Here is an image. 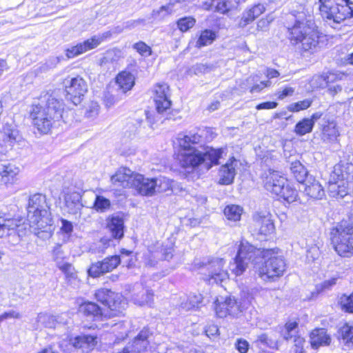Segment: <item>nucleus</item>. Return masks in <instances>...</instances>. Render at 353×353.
I'll return each mask as SVG.
<instances>
[{"label":"nucleus","instance_id":"nucleus-1","mask_svg":"<svg viewBox=\"0 0 353 353\" xmlns=\"http://www.w3.org/2000/svg\"><path fill=\"white\" fill-rule=\"evenodd\" d=\"M253 264L259 276L265 281H274L282 276L287 269L283 256L278 248H256L246 241H241L234 262L230 268L236 276L241 275Z\"/></svg>","mask_w":353,"mask_h":353},{"label":"nucleus","instance_id":"nucleus-2","mask_svg":"<svg viewBox=\"0 0 353 353\" xmlns=\"http://www.w3.org/2000/svg\"><path fill=\"white\" fill-rule=\"evenodd\" d=\"M202 137L197 133H191L179 138L180 151L179 160L181 167L196 169L201 166L205 171L219 163L225 153V148H205L199 150L196 145L201 143Z\"/></svg>","mask_w":353,"mask_h":353},{"label":"nucleus","instance_id":"nucleus-3","mask_svg":"<svg viewBox=\"0 0 353 353\" xmlns=\"http://www.w3.org/2000/svg\"><path fill=\"white\" fill-rule=\"evenodd\" d=\"M288 31L290 43L301 52L313 54L319 48V32L310 12L300 13Z\"/></svg>","mask_w":353,"mask_h":353},{"label":"nucleus","instance_id":"nucleus-4","mask_svg":"<svg viewBox=\"0 0 353 353\" xmlns=\"http://www.w3.org/2000/svg\"><path fill=\"white\" fill-rule=\"evenodd\" d=\"M63 103L54 93L46 92L32 104L30 117L34 125L43 134L50 132L56 121L62 117Z\"/></svg>","mask_w":353,"mask_h":353},{"label":"nucleus","instance_id":"nucleus-5","mask_svg":"<svg viewBox=\"0 0 353 353\" xmlns=\"http://www.w3.org/2000/svg\"><path fill=\"white\" fill-rule=\"evenodd\" d=\"M331 241L336 253L343 257L353 254V214L348 221H343L331 231Z\"/></svg>","mask_w":353,"mask_h":353},{"label":"nucleus","instance_id":"nucleus-6","mask_svg":"<svg viewBox=\"0 0 353 353\" xmlns=\"http://www.w3.org/2000/svg\"><path fill=\"white\" fill-rule=\"evenodd\" d=\"M319 3L322 17L333 28H337L352 12L349 0H319Z\"/></svg>","mask_w":353,"mask_h":353},{"label":"nucleus","instance_id":"nucleus-7","mask_svg":"<svg viewBox=\"0 0 353 353\" xmlns=\"http://www.w3.org/2000/svg\"><path fill=\"white\" fill-rule=\"evenodd\" d=\"M225 261L223 259L216 258L196 259L193 263V270L203 275V279L210 285L218 284L228 279V271L224 268Z\"/></svg>","mask_w":353,"mask_h":353},{"label":"nucleus","instance_id":"nucleus-8","mask_svg":"<svg viewBox=\"0 0 353 353\" xmlns=\"http://www.w3.org/2000/svg\"><path fill=\"white\" fill-rule=\"evenodd\" d=\"M96 299L108 307V316H117L123 313L127 307V302L119 293L101 288L95 292Z\"/></svg>","mask_w":353,"mask_h":353},{"label":"nucleus","instance_id":"nucleus-9","mask_svg":"<svg viewBox=\"0 0 353 353\" xmlns=\"http://www.w3.org/2000/svg\"><path fill=\"white\" fill-rule=\"evenodd\" d=\"M346 173L343 171L342 165L334 166L328 181L327 191L332 197H343L347 194L349 183L345 181Z\"/></svg>","mask_w":353,"mask_h":353},{"label":"nucleus","instance_id":"nucleus-10","mask_svg":"<svg viewBox=\"0 0 353 353\" xmlns=\"http://www.w3.org/2000/svg\"><path fill=\"white\" fill-rule=\"evenodd\" d=\"M66 92V99L73 104L81 103L84 94L88 90L87 83L81 77L67 78L63 82Z\"/></svg>","mask_w":353,"mask_h":353},{"label":"nucleus","instance_id":"nucleus-11","mask_svg":"<svg viewBox=\"0 0 353 353\" xmlns=\"http://www.w3.org/2000/svg\"><path fill=\"white\" fill-rule=\"evenodd\" d=\"M243 305H240L234 298L228 297L223 301L217 299L216 301L215 310L216 315L220 318H224L227 316H237L242 311L243 308L247 307L252 302V297L248 296L244 298Z\"/></svg>","mask_w":353,"mask_h":353},{"label":"nucleus","instance_id":"nucleus-12","mask_svg":"<svg viewBox=\"0 0 353 353\" xmlns=\"http://www.w3.org/2000/svg\"><path fill=\"white\" fill-rule=\"evenodd\" d=\"M153 99L157 111L163 113L171 106L170 90L168 85L165 83L156 84L153 89Z\"/></svg>","mask_w":353,"mask_h":353},{"label":"nucleus","instance_id":"nucleus-13","mask_svg":"<svg viewBox=\"0 0 353 353\" xmlns=\"http://www.w3.org/2000/svg\"><path fill=\"white\" fill-rule=\"evenodd\" d=\"M262 178L265 189L275 195L281 192V188L288 180L280 172L272 169L265 171Z\"/></svg>","mask_w":353,"mask_h":353},{"label":"nucleus","instance_id":"nucleus-14","mask_svg":"<svg viewBox=\"0 0 353 353\" xmlns=\"http://www.w3.org/2000/svg\"><path fill=\"white\" fill-rule=\"evenodd\" d=\"M0 132L2 141L5 144V145H3V146L6 148L7 152V146L10 148L13 147L15 143L18 142L21 138L17 125L11 117H7L4 119Z\"/></svg>","mask_w":353,"mask_h":353},{"label":"nucleus","instance_id":"nucleus-15","mask_svg":"<svg viewBox=\"0 0 353 353\" xmlns=\"http://www.w3.org/2000/svg\"><path fill=\"white\" fill-rule=\"evenodd\" d=\"M150 255L149 256L147 264L150 266H154L157 260L169 261L173 256L174 248L172 243L160 245L159 243L155 245L154 248L149 250Z\"/></svg>","mask_w":353,"mask_h":353},{"label":"nucleus","instance_id":"nucleus-16","mask_svg":"<svg viewBox=\"0 0 353 353\" xmlns=\"http://www.w3.org/2000/svg\"><path fill=\"white\" fill-rule=\"evenodd\" d=\"M103 41V37L95 35L86 41L72 46L65 50V55L68 59L74 58L88 50L97 48Z\"/></svg>","mask_w":353,"mask_h":353},{"label":"nucleus","instance_id":"nucleus-17","mask_svg":"<svg viewBox=\"0 0 353 353\" xmlns=\"http://www.w3.org/2000/svg\"><path fill=\"white\" fill-rule=\"evenodd\" d=\"M133 188L138 194L145 196H152L155 194L154 178H148L144 175L137 173L134 176Z\"/></svg>","mask_w":353,"mask_h":353},{"label":"nucleus","instance_id":"nucleus-18","mask_svg":"<svg viewBox=\"0 0 353 353\" xmlns=\"http://www.w3.org/2000/svg\"><path fill=\"white\" fill-rule=\"evenodd\" d=\"M135 174L129 168L122 167L111 176L110 181L112 184L117 188H133Z\"/></svg>","mask_w":353,"mask_h":353},{"label":"nucleus","instance_id":"nucleus-19","mask_svg":"<svg viewBox=\"0 0 353 353\" xmlns=\"http://www.w3.org/2000/svg\"><path fill=\"white\" fill-rule=\"evenodd\" d=\"M255 230L261 234L268 235L274 230V225L270 213L258 212L253 215Z\"/></svg>","mask_w":353,"mask_h":353},{"label":"nucleus","instance_id":"nucleus-20","mask_svg":"<svg viewBox=\"0 0 353 353\" xmlns=\"http://www.w3.org/2000/svg\"><path fill=\"white\" fill-rule=\"evenodd\" d=\"M238 161L234 157H232L224 165H223L219 171V183L221 185H230L233 183L237 167Z\"/></svg>","mask_w":353,"mask_h":353},{"label":"nucleus","instance_id":"nucleus-21","mask_svg":"<svg viewBox=\"0 0 353 353\" xmlns=\"http://www.w3.org/2000/svg\"><path fill=\"white\" fill-rule=\"evenodd\" d=\"M81 195L79 192L70 190L64 196L65 206L69 214H77L83 207L81 202Z\"/></svg>","mask_w":353,"mask_h":353},{"label":"nucleus","instance_id":"nucleus-22","mask_svg":"<svg viewBox=\"0 0 353 353\" xmlns=\"http://www.w3.org/2000/svg\"><path fill=\"white\" fill-rule=\"evenodd\" d=\"M304 192L311 198L321 199L325 191L320 183L312 176H309L303 182Z\"/></svg>","mask_w":353,"mask_h":353},{"label":"nucleus","instance_id":"nucleus-23","mask_svg":"<svg viewBox=\"0 0 353 353\" xmlns=\"http://www.w3.org/2000/svg\"><path fill=\"white\" fill-rule=\"evenodd\" d=\"M237 5L236 0H210V3L205 2L203 6L206 10L217 11L224 14L236 8Z\"/></svg>","mask_w":353,"mask_h":353},{"label":"nucleus","instance_id":"nucleus-24","mask_svg":"<svg viewBox=\"0 0 353 353\" xmlns=\"http://www.w3.org/2000/svg\"><path fill=\"white\" fill-rule=\"evenodd\" d=\"M97 343L95 336L83 334L70 339V345L75 349H81L84 352L94 348Z\"/></svg>","mask_w":353,"mask_h":353},{"label":"nucleus","instance_id":"nucleus-25","mask_svg":"<svg viewBox=\"0 0 353 353\" xmlns=\"http://www.w3.org/2000/svg\"><path fill=\"white\" fill-rule=\"evenodd\" d=\"M310 344L313 349H318L321 346L327 345L331 341L330 336L324 328H316L310 335Z\"/></svg>","mask_w":353,"mask_h":353},{"label":"nucleus","instance_id":"nucleus-26","mask_svg":"<svg viewBox=\"0 0 353 353\" xmlns=\"http://www.w3.org/2000/svg\"><path fill=\"white\" fill-rule=\"evenodd\" d=\"M19 172V168L12 163H0L1 181L6 184L13 183Z\"/></svg>","mask_w":353,"mask_h":353},{"label":"nucleus","instance_id":"nucleus-27","mask_svg":"<svg viewBox=\"0 0 353 353\" xmlns=\"http://www.w3.org/2000/svg\"><path fill=\"white\" fill-rule=\"evenodd\" d=\"M79 310L86 316H92L95 321L103 320L108 316V312L104 314L102 309L92 302L82 303L79 307Z\"/></svg>","mask_w":353,"mask_h":353},{"label":"nucleus","instance_id":"nucleus-28","mask_svg":"<svg viewBox=\"0 0 353 353\" xmlns=\"http://www.w3.org/2000/svg\"><path fill=\"white\" fill-rule=\"evenodd\" d=\"M265 8L263 4H257L245 10L242 15V17L239 23L240 27H245L252 23L256 18L260 16Z\"/></svg>","mask_w":353,"mask_h":353},{"label":"nucleus","instance_id":"nucleus-29","mask_svg":"<svg viewBox=\"0 0 353 353\" xmlns=\"http://www.w3.org/2000/svg\"><path fill=\"white\" fill-rule=\"evenodd\" d=\"M116 83L121 92L125 93L134 85V77L131 72L124 70L117 76Z\"/></svg>","mask_w":353,"mask_h":353},{"label":"nucleus","instance_id":"nucleus-30","mask_svg":"<svg viewBox=\"0 0 353 353\" xmlns=\"http://www.w3.org/2000/svg\"><path fill=\"white\" fill-rule=\"evenodd\" d=\"M107 226L114 239H120L123 236V220L117 216H113L108 220Z\"/></svg>","mask_w":353,"mask_h":353},{"label":"nucleus","instance_id":"nucleus-31","mask_svg":"<svg viewBox=\"0 0 353 353\" xmlns=\"http://www.w3.org/2000/svg\"><path fill=\"white\" fill-rule=\"evenodd\" d=\"M154 294L152 290L142 288L141 292L134 293L132 295V300L139 305H148L151 306L153 303Z\"/></svg>","mask_w":353,"mask_h":353},{"label":"nucleus","instance_id":"nucleus-32","mask_svg":"<svg viewBox=\"0 0 353 353\" xmlns=\"http://www.w3.org/2000/svg\"><path fill=\"white\" fill-rule=\"evenodd\" d=\"M281 192H278L276 196L280 199H283L288 203L296 201L298 199V192L294 187L292 186L287 180L286 184L283 185Z\"/></svg>","mask_w":353,"mask_h":353},{"label":"nucleus","instance_id":"nucleus-33","mask_svg":"<svg viewBox=\"0 0 353 353\" xmlns=\"http://www.w3.org/2000/svg\"><path fill=\"white\" fill-rule=\"evenodd\" d=\"M57 266L64 273L68 283L76 285L79 282L77 272L70 263L57 262Z\"/></svg>","mask_w":353,"mask_h":353},{"label":"nucleus","instance_id":"nucleus-34","mask_svg":"<svg viewBox=\"0 0 353 353\" xmlns=\"http://www.w3.org/2000/svg\"><path fill=\"white\" fill-rule=\"evenodd\" d=\"M339 135L336 123L327 122L324 125L322 130V139L324 141L333 142L335 141Z\"/></svg>","mask_w":353,"mask_h":353},{"label":"nucleus","instance_id":"nucleus-35","mask_svg":"<svg viewBox=\"0 0 353 353\" xmlns=\"http://www.w3.org/2000/svg\"><path fill=\"white\" fill-rule=\"evenodd\" d=\"M60 221L61 225L57 234L63 243H66L70 241L73 232V224L64 219H61Z\"/></svg>","mask_w":353,"mask_h":353},{"label":"nucleus","instance_id":"nucleus-36","mask_svg":"<svg viewBox=\"0 0 353 353\" xmlns=\"http://www.w3.org/2000/svg\"><path fill=\"white\" fill-rule=\"evenodd\" d=\"M290 170L294 177L300 183H303L308 177L306 168L300 163V161L292 162L291 163Z\"/></svg>","mask_w":353,"mask_h":353},{"label":"nucleus","instance_id":"nucleus-37","mask_svg":"<svg viewBox=\"0 0 353 353\" xmlns=\"http://www.w3.org/2000/svg\"><path fill=\"white\" fill-rule=\"evenodd\" d=\"M216 38V34L215 32L211 30H204L201 31L200 35L196 42L195 46L201 48L203 46L210 45Z\"/></svg>","mask_w":353,"mask_h":353},{"label":"nucleus","instance_id":"nucleus-38","mask_svg":"<svg viewBox=\"0 0 353 353\" xmlns=\"http://www.w3.org/2000/svg\"><path fill=\"white\" fill-rule=\"evenodd\" d=\"M223 213L228 221L236 222L240 221L243 208L239 205H229L225 208Z\"/></svg>","mask_w":353,"mask_h":353},{"label":"nucleus","instance_id":"nucleus-39","mask_svg":"<svg viewBox=\"0 0 353 353\" xmlns=\"http://www.w3.org/2000/svg\"><path fill=\"white\" fill-rule=\"evenodd\" d=\"M313 127L314 125L312 119L305 118L296 123L294 132L296 134L301 136L305 135L307 133L312 132Z\"/></svg>","mask_w":353,"mask_h":353},{"label":"nucleus","instance_id":"nucleus-40","mask_svg":"<svg viewBox=\"0 0 353 353\" xmlns=\"http://www.w3.org/2000/svg\"><path fill=\"white\" fill-rule=\"evenodd\" d=\"M121 259L119 256L114 255L109 257H106L102 261V269L104 273L112 271L116 268L121 263Z\"/></svg>","mask_w":353,"mask_h":353},{"label":"nucleus","instance_id":"nucleus-41","mask_svg":"<svg viewBox=\"0 0 353 353\" xmlns=\"http://www.w3.org/2000/svg\"><path fill=\"white\" fill-rule=\"evenodd\" d=\"M156 192H164L172 188V184L173 181L165 176H159L154 178Z\"/></svg>","mask_w":353,"mask_h":353},{"label":"nucleus","instance_id":"nucleus-42","mask_svg":"<svg viewBox=\"0 0 353 353\" xmlns=\"http://www.w3.org/2000/svg\"><path fill=\"white\" fill-rule=\"evenodd\" d=\"M258 346H263L271 349L278 348V342L276 340L273 339L268 336L267 334H262L258 336L256 341Z\"/></svg>","mask_w":353,"mask_h":353},{"label":"nucleus","instance_id":"nucleus-43","mask_svg":"<svg viewBox=\"0 0 353 353\" xmlns=\"http://www.w3.org/2000/svg\"><path fill=\"white\" fill-rule=\"evenodd\" d=\"M110 207V201L109 199L105 198L103 196L97 195L96 196L94 208L95 210L99 212H103L108 210Z\"/></svg>","mask_w":353,"mask_h":353},{"label":"nucleus","instance_id":"nucleus-44","mask_svg":"<svg viewBox=\"0 0 353 353\" xmlns=\"http://www.w3.org/2000/svg\"><path fill=\"white\" fill-rule=\"evenodd\" d=\"M312 103V100L306 99L303 101H300L296 103L290 104L288 107V110L290 112H296L301 110L307 109Z\"/></svg>","mask_w":353,"mask_h":353},{"label":"nucleus","instance_id":"nucleus-45","mask_svg":"<svg viewBox=\"0 0 353 353\" xmlns=\"http://www.w3.org/2000/svg\"><path fill=\"white\" fill-rule=\"evenodd\" d=\"M298 323L295 321L288 322L285 325L283 337L286 341L292 339L294 335L297 334Z\"/></svg>","mask_w":353,"mask_h":353},{"label":"nucleus","instance_id":"nucleus-46","mask_svg":"<svg viewBox=\"0 0 353 353\" xmlns=\"http://www.w3.org/2000/svg\"><path fill=\"white\" fill-rule=\"evenodd\" d=\"M111 325L112 327L113 328V332H118L119 336L118 338L119 339H124L128 336V326L129 325L127 322H119V323H113V321L110 322L109 323Z\"/></svg>","mask_w":353,"mask_h":353},{"label":"nucleus","instance_id":"nucleus-47","mask_svg":"<svg viewBox=\"0 0 353 353\" xmlns=\"http://www.w3.org/2000/svg\"><path fill=\"white\" fill-rule=\"evenodd\" d=\"M195 22L193 17H183L178 20L177 26L181 32H186L194 26Z\"/></svg>","mask_w":353,"mask_h":353},{"label":"nucleus","instance_id":"nucleus-48","mask_svg":"<svg viewBox=\"0 0 353 353\" xmlns=\"http://www.w3.org/2000/svg\"><path fill=\"white\" fill-rule=\"evenodd\" d=\"M37 321L46 327H55L56 325L54 317L46 313L39 314Z\"/></svg>","mask_w":353,"mask_h":353},{"label":"nucleus","instance_id":"nucleus-49","mask_svg":"<svg viewBox=\"0 0 353 353\" xmlns=\"http://www.w3.org/2000/svg\"><path fill=\"white\" fill-rule=\"evenodd\" d=\"M132 47L142 57H149L152 54L151 48L143 41L135 43Z\"/></svg>","mask_w":353,"mask_h":353},{"label":"nucleus","instance_id":"nucleus-50","mask_svg":"<svg viewBox=\"0 0 353 353\" xmlns=\"http://www.w3.org/2000/svg\"><path fill=\"white\" fill-rule=\"evenodd\" d=\"M339 303L343 310L353 313V298L351 296L342 295L340 297Z\"/></svg>","mask_w":353,"mask_h":353},{"label":"nucleus","instance_id":"nucleus-51","mask_svg":"<svg viewBox=\"0 0 353 353\" xmlns=\"http://www.w3.org/2000/svg\"><path fill=\"white\" fill-rule=\"evenodd\" d=\"M88 273L89 276L93 278L99 277L101 274H105L103 270L102 269L101 261L92 263L90 268L88 269Z\"/></svg>","mask_w":353,"mask_h":353},{"label":"nucleus","instance_id":"nucleus-52","mask_svg":"<svg viewBox=\"0 0 353 353\" xmlns=\"http://www.w3.org/2000/svg\"><path fill=\"white\" fill-rule=\"evenodd\" d=\"M188 299L190 302L189 304L183 303L181 305V307L185 309L186 310H189L194 307H196L201 302L202 298L201 294H199L190 296Z\"/></svg>","mask_w":353,"mask_h":353},{"label":"nucleus","instance_id":"nucleus-53","mask_svg":"<svg viewBox=\"0 0 353 353\" xmlns=\"http://www.w3.org/2000/svg\"><path fill=\"white\" fill-rule=\"evenodd\" d=\"M172 11V6L171 5H167V6H161L159 10H153L152 12V16L154 18H162L165 16L169 14Z\"/></svg>","mask_w":353,"mask_h":353},{"label":"nucleus","instance_id":"nucleus-54","mask_svg":"<svg viewBox=\"0 0 353 353\" xmlns=\"http://www.w3.org/2000/svg\"><path fill=\"white\" fill-rule=\"evenodd\" d=\"M340 331L343 339L346 340L347 342L353 339V325L345 324L341 328Z\"/></svg>","mask_w":353,"mask_h":353},{"label":"nucleus","instance_id":"nucleus-55","mask_svg":"<svg viewBox=\"0 0 353 353\" xmlns=\"http://www.w3.org/2000/svg\"><path fill=\"white\" fill-rule=\"evenodd\" d=\"M320 255L319 248L316 245H312L307 250L306 256L309 261H314Z\"/></svg>","mask_w":353,"mask_h":353},{"label":"nucleus","instance_id":"nucleus-56","mask_svg":"<svg viewBox=\"0 0 353 353\" xmlns=\"http://www.w3.org/2000/svg\"><path fill=\"white\" fill-rule=\"evenodd\" d=\"M271 85V82L270 81H260L259 83L253 85L250 89V92L251 93H259L262 91L265 88L270 87Z\"/></svg>","mask_w":353,"mask_h":353},{"label":"nucleus","instance_id":"nucleus-57","mask_svg":"<svg viewBox=\"0 0 353 353\" xmlns=\"http://www.w3.org/2000/svg\"><path fill=\"white\" fill-rule=\"evenodd\" d=\"M121 51L119 50H112L107 52L104 59L110 61H117L121 57Z\"/></svg>","mask_w":353,"mask_h":353},{"label":"nucleus","instance_id":"nucleus-58","mask_svg":"<svg viewBox=\"0 0 353 353\" xmlns=\"http://www.w3.org/2000/svg\"><path fill=\"white\" fill-rule=\"evenodd\" d=\"M236 349L240 352V353H247L250 345L248 342L243 339H239L236 341L235 343Z\"/></svg>","mask_w":353,"mask_h":353},{"label":"nucleus","instance_id":"nucleus-59","mask_svg":"<svg viewBox=\"0 0 353 353\" xmlns=\"http://www.w3.org/2000/svg\"><path fill=\"white\" fill-rule=\"evenodd\" d=\"M99 111V105L97 103H92L88 109L85 112V115L88 118H94L96 117Z\"/></svg>","mask_w":353,"mask_h":353},{"label":"nucleus","instance_id":"nucleus-60","mask_svg":"<svg viewBox=\"0 0 353 353\" xmlns=\"http://www.w3.org/2000/svg\"><path fill=\"white\" fill-rule=\"evenodd\" d=\"M274 18L272 16H268L266 19H261L257 23L258 30L264 31L266 30L269 24L273 21Z\"/></svg>","mask_w":353,"mask_h":353},{"label":"nucleus","instance_id":"nucleus-61","mask_svg":"<svg viewBox=\"0 0 353 353\" xmlns=\"http://www.w3.org/2000/svg\"><path fill=\"white\" fill-rule=\"evenodd\" d=\"M294 92V88L292 87H285L282 90L277 92L278 99H283L287 97L293 95Z\"/></svg>","mask_w":353,"mask_h":353},{"label":"nucleus","instance_id":"nucleus-62","mask_svg":"<svg viewBox=\"0 0 353 353\" xmlns=\"http://www.w3.org/2000/svg\"><path fill=\"white\" fill-rule=\"evenodd\" d=\"M5 320L8 319H19L22 317L21 313L17 310H11L3 313Z\"/></svg>","mask_w":353,"mask_h":353},{"label":"nucleus","instance_id":"nucleus-63","mask_svg":"<svg viewBox=\"0 0 353 353\" xmlns=\"http://www.w3.org/2000/svg\"><path fill=\"white\" fill-rule=\"evenodd\" d=\"M277 103L274 101H267L259 103L256 105V108L257 110H270L274 109L277 106Z\"/></svg>","mask_w":353,"mask_h":353},{"label":"nucleus","instance_id":"nucleus-64","mask_svg":"<svg viewBox=\"0 0 353 353\" xmlns=\"http://www.w3.org/2000/svg\"><path fill=\"white\" fill-rule=\"evenodd\" d=\"M325 81V78L322 76H314L311 80V85L314 88H318L323 85Z\"/></svg>","mask_w":353,"mask_h":353}]
</instances>
